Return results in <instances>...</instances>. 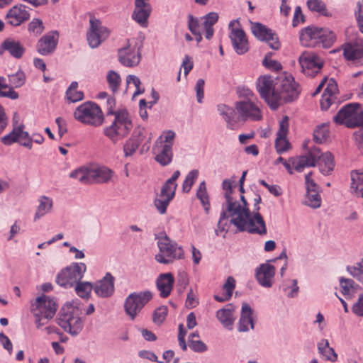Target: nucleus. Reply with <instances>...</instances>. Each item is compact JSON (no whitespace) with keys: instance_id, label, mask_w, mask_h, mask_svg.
Instances as JSON below:
<instances>
[{"instance_id":"1","label":"nucleus","mask_w":363,"mask_h":363,"mask_svg":"<svg viewBox=\"0 0 363 363\" xmlns=\"http://www.w3.org/2000/svg\"><path fill=\"white\" fill-rule=\"evenodd\" d=\"M234 225L239 231H247L260 236L267 233L265 222L259 212L252 216L250 209L238 206L234 211L228 214V225ZM226 228L228 230V225Z\"/></svg>"},{"instance_id":"2","label":"nucleus","mask_w":363,"mask_h":363,"mask_svg":"<svg viewBox=\"0 0 363 363\" xmlns=\"http://www.w3.org/2000/svg\"><path fill=\"white\" fill-rule=\"evenodd\" d=\"M157 244L159 252L155 255V260L164 264L173 263L175 260L182 259L184 257L183 247L165 234L161 233L156 236Z\"/></svg>"},{"instance_id":"3","label":"nucleus","mask_w":363,"mask_h":363,"mask_svg":"<svg viewBox=\"0 0 363 363\" xmlns=\"http://www.w3.org/2000/svg\"><path fill=\"white\" fill-rule=\"evenodd\" d=\"M31 313L37 328L45 325L51 320L57 311V304L54 298L42 295L36 298L31 304Z\"/></svg>"},{"instance_id":"4","label":"nucleus","mask_w":363,"mask_h":363,"mask_svg":"<svg viewBox=\"0 0 363 363\" xmlns=\"http://www.w3.org/2000/svg\"><path fill=\"white\" fill-rule=\"evenodd\" d=\"M176 134L173 130H165L155 140L152 153L155 161L164 167L169 164L173 159V145Z\"/></svg>"},{"instance_id":"5","label":"nucleus","mask_w":363,"mask_h":363,"mask_svg":"<svg viewBox=\"0 0 363 363\" xmlns=\"http://www.w3.org/2000/svg\"><path fill=\"white\" fill-rule=\"evenodd\" d=\"M277 79L264 75L259 77L256 83L260 97L272 110H276L281 104V94L277 91Z\"/></svg>"},{"instance_id":"6","label":"nucleus","mask_w":363,"mask_h":363,"mask_svg":"<svg viewBox=\"0 0 363 363\" xmlns=\"http://www.w3.org/2000/svg\"><path fill=\"white\" fill-rule=\"evenodd\" d=\"M114 116V121L104 129V133L115 144L129 134L133 125L125 111H116Z\"/></svg>"},{"instance_id":"7","label":"nucleus","mask_w":363,"mask_h":363,"mask_svg":"<svg viewBox=\"0 0 363 363\" xmlns=\"http://www.w3.org/2000/svg\"><path fill=\"white\" fill-rule=\"evenodd\" d=\"M58 325L73 336L77 335L82 330L83 323L78 315L77 310L71 304L64 306L57 318Z\"/></svg>"},{"instance_id":"8","label":"nucleus","mask_w":363,"mask_h":363,"mask_svg":"<svg viewBox=\"0 0 363 363\" xmlns=\"http://www.w3.org/2000/svg\"><path fill=\"white\" fill-rule=\"evenodd\" d=\"M74 117L84 124L96 127L104 122V114L101 108L91 101L79 105L74 112Z\"/></svg>"},{"instance_id":"9","label":"nucleus","mask_w":363,"mask_h":363,"mask_svg":"<svg viewBox=\"0 0 363 363\" xmlns=\"http://www.w3.org/2000/svg\"><path fill=\"white\" fill-rule=\"evenodd\" d=\"M262 105L258 100L241 99L235 104L239 122L262 121Z\"/></svg>"},{"instance_id":"10","label":"nucleus","mask_w":363,"mask_h":363,"mask_svg":"<svg viewBox=\"0 0 363 363\" xmlns=\"http://www.w3.org/2000/svg\"><path fill=\"white\" fill-rule=\"evenodd\" d=\"M86 266L83 262H73L63 269L57 276V284L64 288L73 287L84 277Z\"/></svg>"},{"instance_id":"11","label":"nucleus","mask_w":363,"mask_h":363,"mask_svg":"<svg viewBox=\"0 0 363 363\" xmlns=\"http://www.w3.org/2000/svg\"><path fill=\"white\" fill-rule=\"evenodd\" d=\"M147 131L146 129L141 126H138L134 128L131 136L125 141L123 146V151L125 157H132L142 145V151L146 148L149 149L151 142V133L147 136Z\"/></svg>"},{"instance_id":"12","label":"nucleus","mask_w":363,"mask_h":363,"mask_svg":"<svg viewBox=\"0 0 363 363\" xmlns=\"http://www.w3.org/2000/svg\"><path fill=\"white\" fill-rule=\"evenodd\" d=\"M152 298V293L142 291L130 294L124 301V311L131 320H134L145 306Z\"/></svg>"},{"instance_id":"13","label":"nucleus","mask_w":363,"mask_h":363,"mask_svg":"<svg viewBox=\"0 0 363 363\" xmlns=\"http://www.w3.org/2000/svg\"><path fill=\"white\" fill-rule=\"evenodd\" d=\"M225 202L222 204V211L218 223V228L220 231L227 232L228 214L234 211L238 206H240L239 202L233 197L232 184L229 180L225 179L222 183Z\"/></svg>"},{"instance_id":"14","label":"nucleus","mask_w":363,"mask_h":363,"mask_svg":"<svg viewBox=\"0 0 363 363\" xmlns=\"http://www.w3.org/2000/svg\"><path fill=\"white\" fill-rule=\"evenodd\" d=\"M110 35L109 30L102 25L100 20L91 16L89 19V28L86 33V40L91 48H98Z\"/></svg>"},{"instance_id":"15","label":"nucleus","mask_w":363,"mask_h":363,"mask_svg":"<svg viewBox=\"0 0 363 363\" xmlns=\"http://www.w3.org/2000/svg\"><path fill=\"white\" fill-rule=\"evenodd\" d=\"M302 72L307 76L314 77L323 66V60L313 52H303L298 58Z\"/></svg>"},{"instance_id":"16","label":"nucleus","mask_w":363,"mask_h":363,"mask_svg":"<svg viewBox=\"0 0 363 363\" xmlns=\"http://www.w3.org/2000/svg\"><path fill=\"white\" fill-rule=\"evenodd\" d=\"M277 91L281 94V101H291L299 94L298 85L292 76H286L277 79Z\"/></svg>"},{"instance_id":"17","label":"nucleus","mask_w":363,"mask_h":363,"mask_svg":"<svg viewBox=\"0 0 363 363\" xmlns=\"http://www.w3.org/2000/svg\"><path fill=\"white\" fill-rule=\"evenodd\" d=\"M236 23H238V21H237ZM235 23V21H232L228 25L230 30L229 38L235 52L238 55H243L249 50L248 40L245 33L242 28L233 27Z\"/></svg>"},{"instance_id":"18","label":"nucleus","mask_w":363,"mask_h":363,"mask_svg":"<svg viewBox=\"0 0 363 363\" xmlns=\"http://www.w3.org/2000/svg\"><path fill=\"white\" fill-rule=\"evenodd\" d=\"M343 55L347 60L354 65H363V39L357 38L354 41L343 45Z\"/></svg>"},{"instance_id":"19","label":"nucleus","mask_w":363,"mask_h":363,"mask_svg":"<svg viewBox=\"0 0 363 363\" xmlns=\"http://www.w3.org/2000/svg\"><path fill=\"white\" fill-rule=\"evenodd\" d=\"M254 35L261 41H266L273 50H279L281 45L277 35L272 29L260 23H255L252 26Z\"/></svg>"},{"instance_id":"20","label":"nucleus","mask_w":363,"mask_h":363,"mask_svg":"<svg viewBox=\"0 0 363 363\" xmlns=\"http://www.w3.org/2000/svg\"><path fill=\"white\" fill-rule=\"evenodd\" d=\"M150 0H135V8L132 13V18L141 27L146 28L148 25V18L152 12Z\"/></svg>"},{"instance_id":"21","label":"nucleus","mask_w":363,"mask_h":363,"mask_svg":"<svg viewBox=\"0 0 363 363\" xmlns=\"http://www.w3.org/2000/svg\"><path fill=\"white\" fill-rule=\"evenodd\" d=\"M29 18L30 13L26 6L21 4L11 8L5 16L6 23L11 26H18Z\"/></svg>"},{"instance_id":"22","label":"nucleus","mask_w":363,"mask_h":363,"mask_svg":"<svg viewBox=\"0 0 363 363\" xmlns=\"http://www.w3.org/2000/svg\"><path fill=\"white\" fill-rule=\"evenodd\" d=\"M59 39V33L57 30H51L43 37L37 43V51L42 55H48L52 53L57 47Z\"/></svg>"},{"instance_id":"23","label":"nucleus","mask_w":363,"mask_h":363,"mask_svg":"<svg viewBox=\"0 0 363 363\" xmlns=\"http://www.w3.org/2000/svg\"><path fill=\"white\" fill-rule=\"evenodd\" d=\"M114 281L115 278L113 276L110 272H107L101 279L93 284L94 291L99 297H111L115 290Z\"/></svg>"},{"instance_id":"24","label":"nucleus","mask_w":363,"mask_h":363,"mask_svg":"<svg viewBox=\"0 0 363 363\" xmlns=\"http://www.w3.org/2000/svg\"><path fill=\"white\" fill-rule=\"evenodd\" d=\"M360 104L350 103L344 106L333 117V121L337 124H345L347 128H352L350 123L355 119L357 110H359Z\"/></svg>"},{"instance_id":"25","label":"nucleus","mask_w":363,"mask_h":363,"mask_svg":"<svg viewBox=\"0 0 363 363\" xmlns=\"http://www.w3.org/2000/svg\"><path fill=\"white\" fill-rule=\"evenodd\" d=\"M319 157L320 149L317 147H313L307 153L297 157L293 162V165L297 172H301L305 167H315Z\"/></svg>"},{"instance_id":"26","label":"nucleus","mask_w":363,"mask_h":363,"mask_svg":"<svg viewBox=\"0 0 363 363\" xmlns=\"http://www.w3.org/2000/svg\"><path fill=\"white\" fill-rule=\"evenodd\" d=\"M289 131V118L284 116L279 122V128L277 133L275 140V148L279 154H282L288 151L290 148V143L286 140Z\"/></svg>"},{"instance_id":"27","label":"nucleus","mask_w":363,"mask_h":363,"mask_svg":"<svg viewBox=\"0 0 363 363\" xmlns=\"http://www.w3.org/2000/svg\"><path fill=\"white\" fill-rule=\"evenodd\" d=\"M140 53L136 46L130 45L118 50V60L125 67H134L140 61Z\"/></svg>"},{"instance_id":"28","label":"nucleus","mask_w":363,"mask_h":363,"mask_svg":"<svg viewBox=\"0 0 363 363\" xmlns=\"http://www.w3.org/2000/svg\"><path fill=\"white\" fill-rule=\"evenodd\" d=\"M217 111L225 121L227 128L233 130L238 129L239 121L235 108L220 104L217 106Z\"/></svg>"},{"instance_id":"29","label":"nucleus","mask_w":363,"mask_h":363,"mask_svg":"<svg viewBox=\"0 0 363 363\" xmlns=\"http://www.w3.org/2000/svg\"><path fill=\"white\" fill-rule=\"evenodd\" d=\"M275 267L269 264H262L256 269V278L258 283L263 287L270 288L272 286V280L275 275Z\"/></svg>"},{"instance_id":"30","label":"nucleus","mask_w":363,"mask_h":363,"mask_svg":"<svg viewBox=\"0 0 363 363\" xmlns=\"http://www.w3.org/2000/svg\"><path fill=\"white\" fill-rule=\"evenodd\" d=\"M322 28L308 26L301 30L300 41L303 46L315 47L319 45Z\"/></svg>"},{"instance_id":"31","label":"nucleus","mask_w":363,"mask_h":363,"mask_svg":"<svg viewBox=\"0 0 363 363\" xmlns=\"http://www.w3.org/2000/svg\"><path fill=\"white\" fill-rule=\"evenodd\" d=\"M96 167H82L72 171L69 177L84 184H96Z\"/></svg>"},{"instance_id":"32","label":"nucleus","mask_w":363,"mask_h":363,"mask_svg":"<svg viewBox=\"0 0 363 363\" xmlns=\"http://www.w3.org/2000/svg\"><path fill=\"white\" fill-rule=\"evenodd\" d=\"M174 284V278L172 273L160 274L156 279V286L160 292V296L162 298L168 297L173 289Z\"/></svg>"},{"instance_id":"33","label":"nucleus","mask_w":363,"mask_h":363,"mask_svg":"<svg viewBox=\"0 0 363 363\" xmlns=\"http://www.w3.org/2000/svg\"><path fill=\"white\" fill-rule=\"evenodd\" d=\"M4 51H7L13 57L21 59L26 49L20 41L12 38H6L3 41L0 47V55Z\"/></svg>"},{"instance_id":"34","label":"nucleus","mask_w":363,"mask_h":363,"mask_svg":"<svg viewBox=\"0 0 363 363\" xmlns=\"http://www.w3.org/2000/svg\"><path fill=\"white\" fill-rule=\"evenodd\" d=\"M252 313L253 311L248 303H243L242 304L240 318L238 325L239 332H247L250 328L252 330L254 329L255 325L252 317Z\"/></svg>"},{"instance_id":"35","label":"nucleus","mask_w":363,"mask_h":363,"mask_svg":"<svg viewBox=\"0 0 363 363\" xmlns=\"http://www.w3.org/2000/svg\"><path fill=\"white\" fill-rule=\"evenodd\" d=\"M317 163L320 172L324 175L330 174L335 167L334 157L330 152L321 153L320 151V157H318Z\"/></svg>"},{"instance_id":"36","label":"nucleus","mask_w":363,"mask_h":363,"mask_svg":"<svg viewBox=\"0 0 363 363\" xmlns=\"http://www.w3.org/2000/svg\"><path fill=\"white\" fill-rule=\"evenodd\" d=\"M340 286L341 293L346 298H352L359 289V286L354 280L344 277L340 278Z\"/></svg>"},{"instance_id":"37","label":"nucleus","mask_w":363,"mask_h":363,"mask_svg":"<svg viewBox=\"0 0 363 363\" xmlns=\"http://www.w3.org/2000/svg\"><path fill=\"white\" fill-rule=\"evenodd\" d=\"M351 193L355 196L363 199V172L352 171L351 172Z\"/></svg>"},{"instance_id":"38","label":"nucleus","mask_w":363,"mask_h":363,"mask_svg":"<svg viewBox=\"0 0 363 363\" xmlns=\"http://www.w3.org/2000/svg\"><path fill=\"white\" fill-rule=\"evenodd\" d=\"M318 350L320 355L325 360L334 362L337 359V354L334 349L330 347L329 342L326 339H322L318 343Z\"/></svg>"},{"instance_id":"39","label":"nucleus","mask_w":363,"mask_h":363,"mask_svg":"<svg viewBox=\"0 0 363 363\" xmlns=\"http://www.w3.org/2000/svg\"><path fill=\"white\" fill-rule=\"evenodd\" d=\"M203 28L205 30V38L211 40L214 35V29L213 28L219 18L218 13L216 12H210L203 16Z\"/></svg>"},{"instance_id":"40","label":"nucleus","mask_w":363,"mask_h":363,"mask_svg":"<svg viewBox=\"0 0 363 363\" xmlns=\"http://www.w3.org/2000/svg\"><path fill=\"white\" fill-rule=\"evenodd\" d=\"M52 199L45 196H42L39 198V205L35 213L34 220H37L48 213H49L52 208Z\"/></svg>"},{"instance_id":"41","label":"nucleus","mask_w":363,"mask_h":363,"mask_svg":"<svg viewBox=\"0 0 363 363\" xmlns=\"http://www.w3.org/2000/svg\"><path fill=\"white\" fill-rule=\"evenodd\" d=\"M216 317L221 324L228 330H232L234 322L233 310L230 308H224L217 311Z\"/></svg>"},{"instance_id":"42","label":"nucleus","mask_w":363,"mask_h":363,"mask_svg":"<svg viewBox=\"0 0 363 363\" xmlns=\"http://www.w3.org/2000/svg\"><path fill=\"white\" fill-rule=\"evenodd\" d=\"M196 197L200 200L206 213H208L210 211V202L209 198L206 190V186L204 181L199 184L197 192Z\"/></svg>"},{"instance_id":"43","label":"nucleus","mask_w":363,"mask_h":363,"mask_svg":"<svg viewBox=\"0 0 363 363\" xmlns=\"http://www.w3.org/2000/svg\"><path fill=\"white\" fill-rule=\"evenodd\" d=\"M96 184L108 183L114 176V172L107 167H96Z\"/></svg>"},{"instance_id":"44","label":"nucleus","mask_w":363,"mask_h":363,"mask_svg":"<svg viewBox=\"0 0 363 363\" xmlns=\"http://www.w3.org/2000/svg\"><path fill=\"white\" fill-rule=\"evenodd\" d=\"M76 294L82 298L88 299L94 290V286L89 281H79L74 286Z\"/></svg>"},{"instance_id":"45","label":"nucleus","mask_w":363,"mask_h":363,"mask_svg":"<svg viewBox=\"0 0 363 363\" xmlns=\"http://www.w3.org/2000/svg\"><path fill=\"white\" fill-rule=\"evenodd\" d=\"M78 83L72 82L66 91V97L70 102H77L84 99V94L77 90Z\"/></svg>"},{"instance_id":"46","label":"nucleus","mask_w":363,"mask_h":363,"mask_svg":"<svg viewBox=\"0 0 363 363\" xmlns=\"http://www.w3.org/2000/svg\"><path fill=\"white\" fill-rule=\"evenodd\" d=\"M319 44H322L324 48H330L336 40V35L334 32L322 28Z\"/></svg>"},{"instance_id":"47","label":"nucleus","mask_w":363,"mask_h":363,"mask_svg":"<svg viewBox=\"0 0 363 363\" xmlns=\"http://www.w3.org/2000/svg\"><path fill=\"white\" fill-rule=\"evenodd\" d=\"M321 196L320 191L307 192L304 199V204L313 208H318L321 206Z\"/></svg>"},{"instance_id":"48","label":"nucleus","mask_w":363,"mask_h":363,"mask_svg":"<svg viewBox=\"0 0 363 363\" xmlns=\"http://www.w3.org/2000/svg\"><path fill=\"white\" fill-rule=\"evenodd\" d=\"M45 26L41 19L34 18L28 24V31L29 33L34 36L38 37L43 32Z\"/></svg>"},{"instance_id":"49","label":"nucleus","mask_w":363,"mask_h":363,"mask_svg":"<svg viewBox=\"0 0 363 363\" xmlns=\"http://www.w3.org/2000/svg\"><path fill=\"white\" fill-rule=\"evenodd\" d=\"M106 81L113 93L118 91L121 82L120 75L113 70H110L106 75Z\"/></svg>"},{"instance_id":"50","label":"nucleus","mask_w":363,"mask_h":363,"mask_svg":"<svg viewBox=\"0 0 363 363\" xmlns=\"http://www.w3.org/2000/svg\"><path fill=\"white\" fill-rule=\"evenodd\" d=\"M347 271L351 276L363 284V259L354 266H348Z\"/></svg>"},{"instance_id":"51","label":"nucleus","mask_w":363,"mask_h":363,"mask_svg":"<svg viewBox=\"0 0 363 363\" xmlns=\"http://www.w3.org/2000/svg\"><path fill=\"white\" fill-rule=\"evenodd\" d=\"M9 81L12 87L19 88L22 86L26 82V75L21 70L16 73L9 75Z\"/></svg>"},{"instance_id":"52","label":"nucleus","mask_w":363,"mask_h":363,"mask_svg":"<svg viewBox=\"0 0 363 363\" xmlns=\"http://www.w3.org/2000/svg\"><path fill=\"white\" fill-rule=\"evenodd\" d=\"M177 184H172L170 181H166L161 189L160 196L172 200L174 197Z\"/></svg>"},{"instance_id":"53","label":"nucleus","mask_w":363,"mask_h":363,"mask_svg":"<svg viewBox=\"0 0 363 363\" xmlns=\"http://www.w3.org/2000/svg\"><path fill=\"white\" fill-rule=\"evenodd\" d=\"M198 176L199 171L197 169H193L187 174L182 184V189L184 192L187 193L191 190L193 184L198 178Z\"/></svg>"},{"instance_id":"54","label":"nucleus","mask_w":363,"mask_h":363,"mask_svg":"<svg viewBox=\"0 0 363 363\" xmlns=\"http://www.w3.org/2000/svg\"><path fill=\"white\" fill-rule=\"evenodd\" d=\"M307 6L311 11L320 13L324 16H328L325 4L321 0H308Z\"/></svg>"},{"instance_id":"55","label":"nucleus","mask_w":363,"mask_h":363,"mask_svg":"<svg viewBox=\"0 0 363 363\" xmlns=\"http://www.w3.org/2000/svg\"><path fill=\"white\" fill-rule=\"evenodd\" d=\"M168 313L166 306H161L156 308L152 315V321L156 325H161L165 320Z\"/></svg>"},{"instance_id":"56","label":"nucleus","mask_w":363,"mask_h":363,"mask_svg":"<svg viewBox=\"0 0 363 363\" xmlns=\"http://www.w3.org/2000/svg\"><path fill=\"white\" fill-rule=\"evenodd\" d=\"M177 286L179 293H182L189 285V279L187 272L184 270H179L177 276Z\"/></svg>"},{"instance_id":"57","label":"nucleus","mask_w":363,"mask_h":363,"mask_svg":"<svg viewBox=\"0 0 363 363\" xmlns=\"http://www.w3.org/2000/svg\"><path fill=\"white\" fill-rule=\"evenodd\" d=\"M271 55H267L262 61V65L267 69L274 71L281 69L282 66L279 62L271 58Z\"/></svg>"},{"instance_id":"58","label":"nucleus","mask_w":363,"mask_h":363,"mask_svg":"<svg viewBox=\"0 0 363 363\" xmlns=\"http://www.w3.org/2000/svg\"><path fill=\"white\" fill-rule=\"evenodd\" d=\"M171 200L159 195L155 200V206L160 214H164Z\"/></svg>"},{"instance_id":"59","label":"nucleus","mask_w":363,"mask_h":363,"mask_svg":"<svg viewBox=\"0 0 363 363\" xmlns=\"http://www.w3.org/2000/svg\"><path fill=\"white\" fill-rule=\"evenodd\" d=\"M313 174L312 172H308L305 175V183L307 192H315L320 191V187L315 182V181L311 178Z\"/></svg>"},{"instance_id":"60","label":"nucleus","mask_w":363,"mask_h":363,"mask_svg":"<svg viewBox=\"0 0 363 363\" xmlns=\"http://www.w3.org/2000/svg\"><path fill=\"white\" fill-rule=\"evenodd\" d=\"M188 28L192 34L201 33L199 18L189 14L188 16Z\"/></svg>"},{"instance_id":"61","label":"nucleus","mask_w":363,"mask_h":363,"mask_svg":"<svg viewBox=\"0 0 363 363\" xmlns=\"http://www.w3.org/2000/svg\"><path fill=\"white\" fill-rule=\"evenodd\" d=\"M189 347L196 352H203L208 349L206 345L199 339L189 341Z\"/></svg>"},{"instance_id":"62","label":"nucleus","mask_w":363,"mask_h":363,"mask_svg":"<svg viewBox=\"0 0 363 363\" xmlns=\"http://www.w3.org/2000/svg\"><path fill=\"white\" fill-rule=\"evenodd\" d=\"M335 99V96H331L327 93L323 94L320 101L321 109L324 111L328 110Z\"/></svg>"},{"instance_id":"63","label":"nucleus","mask_w":363,"mask_h":363,"mask_svg":"<svg viewBox=\"0 0 363 363\" xmlns=\"http://www.w3.org/2000/svg\"><path fill=\"white\" fill-rule=\"evenodd\" d=\"M17 132L18 126L14 128L11 133L1 138L2 143L6 145H11L14 143H17Z\"/></svg>"},{"instance_id":"64","label":"nucleus","mask_w":363,"mask_h":363,"mask_svg":"<svg viewBox=\"0 0 363 363\" xmlns=\"http://www.w3.org/2000/svg\"><path fill=\"white\" fill-rule=\"evenodd\" d=\"M205 82L203 79H199L196 83L195 91L196 92V99L199 103L203 102L204 97Z\"/></svg>"}]
</instances>
